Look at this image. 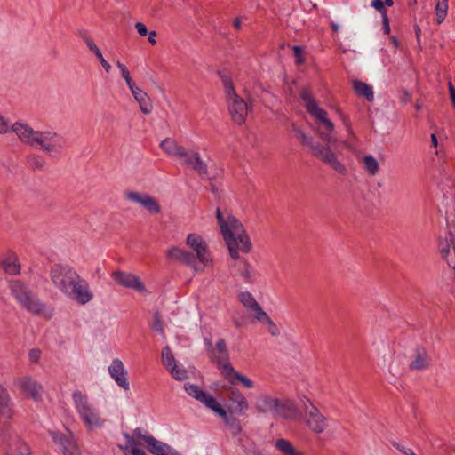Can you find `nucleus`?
<instances>
[{
  "label": "nucleus",
  "mask_w": 455,
  "mask_h": 455,
  "mask_svg": "<svg viewBox=\"0 0 455 455\" xmlns=\"http://www.w3.org/2000/svg\"><path fill=\"white\" fill-rule=\"evenodd\" d=\"M222 375L231 383L235 384V381H239L246 388L254 387V383L246 376L235 371L231 364H226L222 368Z\"/></svg>",
  "instance_id": "5701e85b"
},
{
  "label": "nucleus",
  "mask_w": 455,
  "mask_h": 455,
  "mask_svg": "<svg viewBox=\"0 0 455 455\" xmlns=\"http://www.w3.org/2000/svg\"><path fill=\"white\" fill-rule=\"evenodd\" d=\"M12 402L8 391L0 385V413L4 416H10Z\"/></svg>",
  "instance_id": "473e14b6"
},
{
  "label": "nucleus",
  "mask_w": 455,
  "mask_h": 455,
  "mask_svg": "<svg viewBox=\"0 0 455 455\" xmlns=\"http://www.w3.org/2000/svg\"><path fill=\"white\" fill-rule=\"evenodd\" d=\"M431 144L435 148H436L438 144L436 135L434 133L431 134Z\"/></svg>",
  "instance_id": "680f3d73"
},
{
  "label": "nucleus",
  "mask_w": 455,
  "mask_h": 455,
  "mask_svg": "<svg viewBox=\"0 0 455 455\" xmlns=\"http://www.w3.org/2000/svg\"><path fill=\"white\" fill-rule=\"evenodd\" d=\"M172 377L176 380H185L188 379V371L184 367L178 366L177 363L168 369Z\"/></svg>",
  "instance_id": "58836bf2"
},
{
  "label": "nucleus",
  "mask_w": 455,
  "mask_h": 455,
  "mask_svg": "<svg viewBox=\"0 0 455 455\" xmlns=\"http://www.w3.org/2000/svg\"><path fill=\"white\" fill-rule=\"evenodd\" d=\"M122 451L124 455H146V453L139 448H122Z\"/></svg>",
  "instance_id": "3c124183"
},
{
  "label": "nucleus",
  "mask_w": 455,
  "mask_h": 455,
  "mask_svg": "<svg viewBox=\"0 0 455 455\" xmlns=\"http://www.w3.org/2000/svg\"><path fill=\"white\" fill-rule=\"evenodd\" d=\"M403 102L406 103L411 100V95L408 92L404 93V96L402 99Z\"/></svg>",
  "instance_id": "69168bd1"
},
{
  "label": "nucleus",
  "mask_w": 455,
  "mask_h": 455,
  "mask_svg": "<svg viewBox=\"0 0 455 455\" xmlns=\"http://www.w3.org/2000/svg\"><path fill=\"white\" fill-rule=\"evenodd\" d=\"M239 301L249 310H253L259 303L249 291H243L238 295Z\"/></svg>",
  "instance_id": "e433bc0d"
},
{
  "label": "nucleus",
  "mask_w": 455,
  "mask_h": 455,
  "mask_svg": "<svg viewBox=\"0 0 455 455\" xmlns=\"http://www.w3.org/2000/svg\"><path fill=\"white\" fill-rule=\"evenodd\" d=\"M353 89L358 96L364 97L369 102L374 100V92L372 87L364 82L355 80L352 83Z\"/></svg>",
  "instance_id": "7c9ffc66"
},
{
  "label": "nucleus",
  "mask_w": 455,
  "mask_h": 455,
  "mask_svg": "<svg viewBox=\"0 0 455 455\" xmlns=\"http://www.w3.org/2000/svg\"><path fill=\"white\" fill-rule=\"evenodd\" d=\"M210 353L212 361L217 364L221 372L222 368L226 364H230L229 353L227 348L226 341L223 339H220L217 341L215 347H212Z\"/></svg>",
  "instance_id": "a211bd4d"
},
{
  "label": "nucleus",
  "mask_w": 455,
  "mask_h": 455,
  "mask_svg": "<svg viewBox=\"0 0 455 455\" xmlns=\"http://www.w3.org/2000/svg\"><path fill=\"white\" fill-rule=\"evenodd\" d=\"M186 244L196 252V260L198 259L205 267L212 263L208 243L200 235L189 234Z\"/></svg>",
  "instance_id": "1a4fd4ad"
},
{
  "label": "nucleus",
  "mask_w": 455,
  "mask_h": 455,
  "mask_svg": "<svg viewBox=\"0 0 455 455\" xmlns=\"http://www.w3.org/2000/svg\"><path fill=\"white\" fill-rule=\"evenodd\" d=\"M130 91L139 103L141 112L146 115L149 114L153 109V105L148 95L137 85Z\"/></svg>",
  "instance_id": "bb28decb"
},
{
  "label": "nucleus",
  "mask_w": 455,
  "mask_h": 455,
  "mask_svg": "<svg viewBox=\"0 0 455 455\" xmlns=\"http://www.w3.org/2000/svg\"><path fill=\"white\" fill-rule=\"evenodd\" d=\"M27 164L32 170H43L45 165L44 159L38 155L31 154L27 156Z\"/></svg>",
  "instance_id": "4c0bfd02"
},
{
  "label": "nucleus",
  "mask_w": 455,
  "mask_h": 455,
  "mask_svg": "<svg viewBox=\"0 0 455 455\" xmlns=\"http://www.w3.org/2000/svg\"><path fill=\"white\" fill-rule=\"evenodd\" d=\"M382 21H383V31L386 35H387L390 32L389 20H388L387 14H384L382 16Z\"/></svg>",
  "instance_id": "6e6d98bb"
},
{
  "label": "nucleus",
  "mask_w": 455,
  "mask_h": 455,
  "mask_svg": "<svg viewBox=\"0 0 455 455\" xmlns=\"http://www.w3.org/2000/svg\"><path fill=\"white\" fill-rule=\"evenodd\" d=\"M371 6L379 11L381 13V16L387 14L382 0H372Z\"/></svg>",
  "instance_id": "09e8293b"
},
{
  "label": "nucleus",
  "mask_w": 455,
  "mask_h": 455,
  "mask_svg": "<svg viewBox=\"0 0 455 455\" xmlns=\"http://www.w3.org/2000/svg\"><path fill=\"white\" fill-rule=\"evenodd\" d=\"M253 311L256 312L255 318L264 324L271 319L268 315L261 308L259 304L253 309Z\"/></svg>",
  "instance_id": "37998d69"
},
{
  "label": "nucleus",
  "mask_w": 455,
  "mask_h": 455,
  "mask_svg": "<svg viewBox=\"0 0 455 455\" xmlns=\"http://www.w3.org/2000/svg\"><path fill=\"white\" fill-rule=\"evenodd\" d=\"M267 327V331L273 337H277L280 335V331L277 325L270 319L267 323H265Z\"/></svg>",
  "instance_id": "49530a36"
},
{
  "label": "nucleus",
  "mask_w": 455,
  "mask_h": 455,
  "mask_svg": "<svg viewBox=\"0 0 455 455\" xmlns=\"http://www.w3.org/2000/svg\"><path fill=\"white\" fill-rule=\"evenodd\" d=\"M49 276L55 289L79 305H86L94 298L89 283L67 264H53Z\"/></svg>",
  "instance_id": "f03ea898"
},
{
  "label": "nucleus",
  "mask_w": 455,
  "mask_h": 455,
  "mask_svg": "<svg viewBox=\"0 0 455 455\" xmlns=\"http://www.w3.org/2000/svg\"><path fill=\"white\" fill-rule=\"evenodd\" d=\"M108 372L116 383L124 388L129 390L130 384L127 378V371L124 369V363L119 359H115L108 367Z\"/></svg>",
  "instance_id": "f3484780"
},
{
  "label": "nucleus",
  "mask_w": 455,
  "mask_h": 455,
  "mask_svg": "<svg viewBox=\"0 0 455 455\" xmlns=\"http://www.w3.org/2000/svg\"><path fill=\"white\" fill-rule=\"evenodd\" d=\"M124 196L128 201L140 204L150 214H157L161 211L158 201L147 193H139L132 190L124 192Z\"/></svg>",
  "instance_id": "9b49d317"
},
{
  "label": "nucleus",
  "mask_w": 455,
  "mask_h": 455,
  "mask_svg": "<svg viewBox=\"0 0 455 455\" xmlns=\"http://www.w3.org/2000/svg\"><path fill=\"white\" fill-rule=\"evenodd\" d=\"M446 14H447V12H436V22L438 24H441L444 20Z\"/></svg>",
  "instance_id": "13d9d810"
},
{
  "label": "nucleus",
  "mask_w": 455,
  "mask_h": 455,
  "mask_svg": "<svg viewBox=\"0 0 455 455\" xmlns=\"http://www.w3.org/2000/svg\"><path fill=\"white\" fill-rule=\"evenodd\" d=\"M275 447L278 451L283 452L284 455H302L298 451L291 443L286 439H278L275 442Z\"/></svg>",
  "instance_id": "f704fd0d"
},
{
  "label": "nucleus",
  "mask_w": 455,
  "mask_h": 455,
  "mask_svg": "<svg viewBox=\"0 0 455 455\" xmlns=\"http://www.w3.org/2000/svg\"><path fill=\"white\" fill-rule=\"evenodd\" d=\"M216 218L220 228H243V224L234 215L228 212L216 211Z\"/></svg>",
  "instance_id": "a878e982"
},
{
  "label": "nucleus",
  "mask_w": 455,
  "mask_h": 455,
  "mask_svg": "<svg viewBox=\"0 0 455 455\" xmlns=\"http://www.w3.org/2000/svg\"><path fill=\"white\" fill-rule=\"evenodd\" d=\"M50 435L53 442L61 446L64 455H80L79 449L71 434L64 435L61 433L51 431Z\"/></svg>",
  "instance_id": "dca6fc26"
},
{
  "label": "nucleus",
  "mask_w": 455,
  "mask_h": 455,
  "mask_svg": "<svg viewBox=\"0 0 455 455\" xmlns=\"http://www.w3.org/2000/svg\"><path fill=\"white\" fill-rule=\"evenodd\" d=\"M13 383L26 396L36 402L42 400L43 387L32 377L23 376L16 378Z\"/></svg>",
  "instance_id": "9d476101"
},
{
  "label": "nucleus",
  "mask_w": 455,
  "mask_h": 455,
  "mask_svg": "<svg viewBox=\"0 0 455 455\" xmlns=\"http://www.w3.org/2000/svg\"><path fill=\"white\" fill-rule=\"evenodd\" d=\"M224 87L225 101L231 120L237 125L246 122L248 116L247 102L236 93L232 79L225 74L219 72Z\"/></svg>",
  "instance_id": "20e7f679"
},
{
  "label": "nucleus",
  "mask_w": 455,
  "mask_h": 455,
  "mask_svg": "<svg viewBox=\"0 0 455 455\" xmlns=\"http://www.w3.org/2000/svg\"><path fill=\"white\" fill-rule=\"evenodd\" d=\"M135 433L145 441L148 446L149 451L155 455H165L171 448L168 444L156 440L151 435H141L138 429L135 430Z\"/></svg>",
  "instance_id": "393cba45"
},
{
  "label": "nucleus",
  "mask_w": 455,
  "mask_h": 455,
  "mask_svg": "<svg viewBox=\"0 0 455 455\" xmlns=\"http://www.w3.org/2000/svg\"><path fill=\"white\" fill-rule=\"evenodd\" d=\"M293 52L297 64H302L305 61L302 56V48L300 46L296 45L293 47Z\"/></svg>",
  "instance_id": "8fccbe9b"
},
{
  "label": "nucleus",
  "mask_w": 455,
  "mask_h": 455,
  "mask_svg": "<svg viewBox=\"0 0 455 455\" xmlns=\"http://www.w3.org/2000/svg\"><path fill=\"white\" fill-rule=\"evenodd\" d=\"M298 415V408L293 402L288 399L281 400L277 409L276 417L284 419H295Z\"/></svg>",
  "instance_id": "c85d7f7f"
},
{
  "label": "nucleus",
  "mask_w": 455,
  "mask_h": 455,
  "mask_svg": "<svg viewBox=\"0 0 455 455\" xmlns=\"http://www.w3.org/2000/svg\"><path fill=\"white\" fill-rule=\"evenodd\" d=\"M230 401L235 404V411L238 414L243 415L249 408V403L245 396L239 391L234 392L230 397Z\"/></svg>",
  "instance_id": "2f4dec72"
},
{
  "label": "nucleus",
  "mask_w": 455,
  "mask_h": 455,
  "mask_svg": "<svg viewBox=\"0 0 455 455\" xmlns=\"http://www.w3.org/2000/svg\"><path fill=\"white\" fill-rule=\"evenodd\" d=\"M10 290L22 307L35 315L44 314L45 306L32 291L19 280L10 283Z\"/></svg>",
  "instance_id": "423d86ee"
},
{
  "label": "nucleus",
  "mask_w": 455,
  "mask_h": 455,
  "mask_svg": "<svg viewBox=\"0 0 455 455\" xmlns=\"http://www.w3.org/2000/svg\"><path fill=\"white\" fill-rule=\"evenodd\" d=\"M204 344L207 347L209 351L213 347L211 339H204Z\"/></svg>",
  "instance_id": "e2e57ef3"
},
{
  "label": "nucleus",
  "mask_w": 455,
  "mask_h": 455,
  "mask_svg": "<svg viewBox=\"0 0 455 455\" xmlns=\"http://www.w3.org/2000/svg\"><path fill=\"white\" fill-rule=\"evenodd\" d=\"M72 400L79 418L88 430L103 427L104 419L86 395L80 390H76L72 394Z\"/></svg>",
  "instance_id": "39448f33"
},
{
  "label": "nucleus",
  "mask_w": 455,
  "mask_h": 455,
  "mask_svg": "<svg viewBox=\"0 0 455 455\" xmlns=\"http://www.w3.org/2000/svg\"><path fill=\"white\" fill-rule=\"evenodd\" d=\"M125 440H126V443L125 445L122 446L120 445V449L122 450V448H131V449H133V448H138L139 446V442L132 436L129 435L128 434H124V435Z\"/></svg>",
  "instance_id": "c03bdc74"
},
{
  "label": "nucleus",
  "mask_w": 455,
  "mask_h": 455,
  "mask_svg": "<svg viewBox=\"0 0 455 455\" xmlns=\"http://www.w3.org/2000/svg\"><path fill=\"white\" fill-rule=\"evenodd\" d=\"M135 28L140 36H145L148 34L147 27L142 22H137Z\"/></svg>",
  "instance_id": "5fc2aeb1"
},
{
  "label": "nucleus",
  "mask_w": 455,
  "mask_h": 455,
  "mask_svg": "<svg viewBox=\"0 0 455 455\" xmlns=\"http://www.w3.org/2000/svg\"><path fill=\"white\" fill-rule=\"evenodd\" d=\"M184 389L188 395L202 403L205 407L220 416L225 424L230 427L233 435H237L241 432L242 428L239 420L232 413L228 414L212 395L204 392L195 384L187 383L184 385Z\"/></svg>",
  "instance_id": "7ed1b4c3"
},
{
  "label": "nucleus",
  "mask_w": 455,
  "mask_h": 455,
  "mask_svg": "<svg viewBox=\"0 0 455 455\" xmlns=\"http://www.w3.org/2000/svg\"><path fill=\"white\" fill-rule=\"evenodd\" d=\"M151 329L155 331H157L161 335L164 334V324H163V322L161 319V315L159 312H156L154 315V320L151 324Z\"/></svg>",
  "instance_id": "79ce46f5"
},
{
  "label": "nucleus",
  "mask_w": 455,
  "mask_h": 455,
  "mask_svg": "<svg viewBox=\"0 0 455 455\" xmlns=\"http://www.w3.org/2000/svg\"><path fill=\"white\" fill-rule=\"evenodd\" d=\"M66 146L67 140L64 136L54 131L45 130L38 132L34 148L55 157L62 153Z\"/></svg>",
  "instance_id": "6e6552de"
},
{
  "label": "nucleus",
  "mask_w": 455,
  "mask_h": 455,
  "mask_svg": "<svg viewBox=\"0 0 455 455\" xmlns=\"http://www.w3.org/2000/svg\"><path fill=\"white\" fill-rule=\"evenodd\" d=\"M185 156H181L180 160L182 166L193 170L202 178L209 174L207 164L202 159L199 152L186 149Z\"/></svg>",
  "instance_id": "f8f14e48"
},
{
  "label": "nucleus",
  "mask_w": 455,
  "mask_h": 455,
  "mask_svg": "<svg viewBox=\"0 0 455 455\" xmlns=\"http://www.w3.org/2000/svg\"><path fill=\"white\" fill-rule=\"evenodd\" d=\"M10 130L17 135L23 144L34 148L39 131H36L28 124L21 122L14 123Z\"/></svg>",
  "instance_id": "4468645a"
},
{
  "label": "nucleus",
  "mask_w": 455,
  "mask_h": 455,
  "mask_svg": "<svg viewBox=\"0 0 455 455\" xmlns=\"http://www.w3.org/2000/svg\"><path fill=\"white\" fill-rule=\"evenodd\" d=\"M10 129L9 120L0 114V134H6Z\"/></svg>",
  "instance_id": "de8ad7c7"
},
{
  "label": "nucleus",
  "mask_w": 455,
  "mask_h": 455,
  "mask_svg": "<svg viewBox=\"0 0 455 455\" xmlns=\"http://www.w3.org/2000/svg\"><path fill=\"white\" fill-rule=\"evenodd\" d=\"M162 363L167 370L172 365L176 364L174 355L172 352V349L168 346L162 349Z\"/></svg>",
  "instance_id": "ea45409f"
},
{
  "label": "nucleus",
  "mask_w": 455,
  "mask_h": 455,
  "mask_svg": "<svg viewBox=\"0 0 455 455\" xmlns=\"http://www.w3.org/2000/svg\"><path fill=\"white\" fill-rule=\"evenodd\" d=\"M300 402L304 412V417L307 416L308 411H311L310 408H317L307 397L304 396L301 398Z\"/></svg>",
  "instance_id": "a18cd8bd"
},
{
  "label": "nucleus",
  "mask_w": 455,
  "mask_h": 455,
  "mask_svg": "<svg viewBox=\"0 0 455 455\" xmlns=\"http://www.w3.org/2000/svg\"><path fill=\"white\" fill-rule=\"evenodd\" d=\"M299 95L304 102L307 113H309L323 125V128H318L317 133L326 143V146H323L316 142L315 146L313 148L312 155L321 159L324 164L331 167L337 172L345 174L347 172L345 165L338 160L336 155L330 148L331 146L336 144L337 139L333 134L334 124L328 118V113L318 107L315 97L307 89H303Z\"/></svg>",
  "instance_id": "f257e3e1"
},
{
  "label": "nucleus",
  "mask_w": 455,
  "mask_h": 455,
  "mask_svg": "<svg viewBox=\"0 0 455 455\" xmlns=\"http://www.w3.org/2000/svg\"><path fill=\"white\" fill-rule=\"evenodd\" d=\"M148 42L154 45L156 44V41L155 39V37L156 36V32L155 30H151L149 33H148Z\"/></svg>",
  "instance_id": "bf43d9fd"
},
{
  "label": "nucleus",
  "mask_w": 455,
  "mask_h": 455,
  "mask_svg": "<svg viewBox=\"0 0 455 455\" xmlns=\"http://www.w3.org/2000/svg\"><path fill=\"white\" fill-rule=\"evenodd\" d=\"M165 455H181V454L179 453L178 451H176L175 450H173L172 448H170Z\"/></svg>",
  "instance_id": "0e129e2a"
},
{
  "label": "nucleus",
  "mask_w": 455,
  "mask_h": 455,
  "mask_svg": "<svg viewBox=\"0 0 455 455\" xmlns=\"http://www.w3.org/2000/svg\"><path fill=\"white\" fill-rule=\"evenodd\" d=\"M116 65L120 69L121 75H122L123 78L125 80L129 89L130 90L133 89V87H135L136 84L132 81V79L130 76V72H129L128 68H126V66L124 64L121 63L120 61H116Z\"/></svg>",
  "instance_id": "a19ab883"
},
{
  "label": "nucleus",
  "mask_w": 455,
  "mask_h": 455,
  "mask_svg": "<svg viewBox=\"0 0 455 455\" xmlns=\"http://www.w3.org/2000/svg\"><path fill=\"white\" fill-rule=\"evenodd\" d=\"M166 258L170 261L179 262L196 269V257L184 249L172 247L166 251Z\"/></svg>",
  "instance_id": "6ab92c4d"
},
{
  "label": "nucleus",
  "mask_w": 455,
  "mask_h": 455,
  "mask_svg": "<svg viewBox=\"0 0 455 455\" xmlns=\"http://www.w3.org/2000/svg\"><path fill=\"white\" fill-rule=\"evenodd\" d=\"M0 268L8 275H19L20 273V264L18 256L12 251H7L1 255Z\"/></svg>",
  "instance_id": "aec40b11"
},
{
  "label": "nucleus",
  "mask_w": 455,
  "mask_h": 455,
  "mask_svg": "<svg viewBox=\"0 0 455 455\" xmlns=\"http://www.w3.org/2000/svg\"><path fill=\"white\" fill-rule=\"evenodd\" d=\"M41 357V351L39 349H32L28 353V358L32 363H38Z\"/></svg>",
  "instance_id": "603ef678"
},
{
  "label": "nucleus",
  "mask_w": 455,
  "mask_h": 455,
  "mask_svg": "<svg viewBox=\"0 0 455 455\" xmlns=\"http://www.w3.org/2000/svg\"><path fill=\"white\" fill-rule=\"evenodd\" d=\"M112 278L117 284L125 288L133 289L140 292H144L146 291V288L140 279L131 273L116 271L112 274Z\"/></svg>",
  "instance_id": "2eb2a0df"
},
{
  "label": "nucleus",
  "mask_w": 455,
  "mask_h": 455,
  "mask_svg": "<svg viewBox=\"0 0 455 455\" xmlns=\"http://www.w3.org/2000/svg\"><path fill=\"white\" fill-rule=\"evenodd\" d=\"M310 411L304 417L306 426L315 434L323 433L329 426L328 419L318 408H310Z\"/></svg>",
  "instance_id": "ddd939ff"
},
{
  "label": "nucleus",
  "mask_w": 455,
  "mask_h": 455,
  "mask_svg": "<svg viewBox=\"0 0 455 455\" xmlns=\"http://www.w3.org/2000/svg\"><path fill=\"white\" fill-rule=\"evenodd\" d=\"M223 239L233 259H239V253H248L251 242L244 229H221Z\"/></svg>",
  "instance_id": "0eeeda50"
},
{
  "label": "nucleus",
  "mask_w": 455,
  "mask_h": 455,
  "mask_svg": "<svg viewBox=\"0 0 455 455\" xmlns=\"http://www.w3.org/2000/svg\"><path fill=\"white\" fill-rule=\"evenodd\" d=\"M430 363L431 359L427 349L419 346L414 349L413 359L410 363V369L412 371H422L428 368Z\"/></svg>",
  "instance_id": "4be33fe9"
},
{
  "label": "nucleus",
  "mask_w": 455,
  "mask_h": 455,
  "mask_svg": "<svg viewBox=\"0 0 455 455\" xmlns=\"http://www.w3.org/2000/svg\"><path fill=\"white\" fill-rule=\"evenodd\" d=\"M239 276L247 283H253L255 272L253 267L247 259H242L235 265Z\"/></svg>",
  "instance_id": "cd10ccee"
},
{
  "label": "nucleus",
  "mask_w": 455,
  "mask_h": 455,
  "mask_svg": "<svg viewBox=\"0 0 455 455\" xmlns=\"http://www.w3.org/2000/svg\"><path fill=\"white\" fill-rule=\"evenodd\" d=\"M291 131L295 134V136L299 139V142L304 145L307 146L311 153L313 152V148L315 146V143H314L313 139L309 136H307L298 125L295 124H291Z\"/></svg>",
  "instance_id": "72a5a7b5"
},
{
  "label": "nucleus",
  "mask_w": 455,
  "mask_h": 455,
  "mask_svg": "<svg viewBox=\"0 0 455 455\" xmlns=\"http://www.w3.org/2000/svg\"><path fill=\"white\" fill-rule=\"evenodd\" d=\"M281 400L267 395H262L258 397L255 403V408L259 412L270 413L276 417L277 409Z\"/></svg>",
  "instance_id": "412c9836"
},
{
  "label": "nucleus",
  "mask_w": 455,
  "mask_h": 455,
  "mask_svg": "<svg viewBox=\"0 0 455 455\" xmlns=\"http://www.w3.org/2000/svg\"><path fill=\"white\" fill-rule=\"evenodd\" d=\"M415 33L418 38V41L419 40V35H420V28L418 25L414 26Z\"/></svg>",
  "instance_id": "338daca9"
},
{
  "label": "nucleus",
  "mask_w": 455,
  "mask_h": 455,
  "mask_svg": "<svg viewBox=\"0 0 455 455\" xmlns=\"http://www.w3.org/2000/svg\"><path fill=\"white\" fill-rule=\"evenodd\" d=\"M448 10V0H437L435 11L437 12H445Z\"/></svg>",
  "instance_id": "864d4df0"
},
{
  "label": "nucleus",
  "mask_w": 455,
  "mask_h": 455,
  "mask_svg": "<svg viewBox=\"0 0 455 455\" xmlns=\"http://www.w3.org/2000/svg\"><path fill=\"white\" fill-rule=\"evenodd\" d=\"M83 40L84 41V43L86 44V45L88 46L89 50L91 52H92L95 56L98 58V60H100V64L102 65L103 68L105 69V71L107 73H108L111 69V66L110 64L103 58V55L100 52V50L98 48V46L94 44L93 40L92 39L91 36H89L88 35L86 34H82L81 35Z\"/></svg>",
  "instance_id": "c756f323"
},
{
  "label": "nucleus",
  "mask_w": 455,
  "mask_h": 455,
  "mask_svg": "<svg viewBox=\"0 0 455 455\" xmlns=\"http://www.w3.org/2000/svg\"><path fill=\"white\" fill-rule=\"evenodd\" d=\"M383 3H384V5H387V6H392L394 4L393 0H385V2H383Z\"/></svg>",
  "instance_id": "774afa93"
},
{
  "label": "nucleus",
  "mask_w": 455,
  "mask_h": 455,
  "mask_svg": "<svg viewBox=\"0 0 455 455\" xmlns=\"http://www.w3.org/2000/svg\"><path fill=\"white\" fill-rule=\"evenodd\" d=\"M233 26L236 29H240L241 28V18L240 17H237L234 22H233Z\"/></svg>",
  "instance_id": "052dcab7"
},
{
  "label": "nucleus",
  "mask_w": 455,
  "mask_h": 455,
  "mask_svg": "<svg viewBox=\"0 0 455 455\" xmlns=\"http://www.w3.org/2000/svg\"><path fill=\"white\" fill-rule=\"evenodd\" d=\"M363 163L364 164V169L368 172L370 175H375L379 172V165L373 156L369 155L363 156Z\"/></svg>",
  "instance_id": "c9c22d12"
},
{
  "label": "nucleus",
  "mask_w": 455,
  "mask_h": 455,
  "mask_svg": "<svg viewBox=\"0 0 455 455\" xmlns=\"http://www.w3.org/2000/svg\"><path fill=\"white\" fill-rule=\"evenodd\" d=\"M448 88L452 105L455 108V88L451 82L448 84Z\"/></svg>",
  "instance_id": "4d7b16f0"
},
{
  "label": "nucleus",
  "mask_w": 455,
  "mask_h": 455,
  "mask_svg": "<svg viewBox=\"0 0 455 455\" xmlns=\"http://www.w3.org/2000/svg\"><path fill=\"white\" fill-rule=\"evenodd\" d=\"M161 149L169 156L174 157L180 160L181 156H185V150L187 149L183 146L180 145L175 140L166 138L160 143Z\"/></svg>",
  "instance_id": "b1692460"
}]
</instances>
